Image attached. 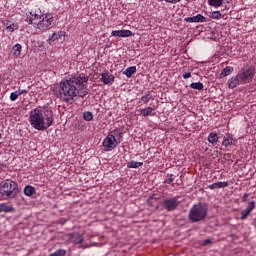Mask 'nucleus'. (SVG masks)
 Here are the masks:
<instances>
[{
    "label": "nucleus",
    "mask_w": 256,
    "mask_h": 256,
    "mask_svg": "<svg viewBox=\"0 0 256 256\" xmlns=\"http://www.w3.org/2000/svg\"><path fill=\"white\" fill-rule=\"evenodd\" d=\"M87 74L77 72L74 75L61 80L59 85V98L64 103H70L75 97H85L87 95Z\"/></svg>",
    "instance_id": "f257e3e1"
},
{
    "label": "nucleus",
    "mask_w": 256,
    "mask_h": 256,
    "mask_svg": "<svg viewBox=\"0 0 256 256\" xmlns=\"http://www.w3.org/2000/svg\"><path fill=\"white\" fill-rule=\"evenodd\" d=\"M55 118H53V111L46 110L43 112L42 108H34L29 114V123L33 129L37 131H45L53 125Z\"/></svg>",
    "instance_id": "f03ea898"
},
{
    "label": "nucleus",
    "mask_w": 256,
    "mask_h": 256,
    "mask_svg": "<svg viewBox=\"0 0 256 256\" xmlns=\"http://www.w3.org/2000/svg\"><path fill=\"white\" fill-rule=\"evenodd\" d=\"M255 78L254 66H245L239 70L236 76L228 80V89H235L239 85H247Z\"/></svg>",
    "instance_id": "7ed1b4c3"
},
{
    "label": "nucleus",
    "mask_w": 256,
    "mask_h": 256,
    "mask_svg": "<svg viewBox=\"0 0 256 256\" xmlns=\"http://www.w3.org/2000/svg\"><path fill=\"white\" fill-rule=\"evenodd\" d=\"M19 191V186L17 182L13 180H6L0 182V197L1 199H15Z\"/></svg>",
    "instance_id": "20e7f679"
},
{
    "label": "nucleus",
    "mask_w": 256,
    "mask_h": 256,
    "mask_svg": "<svg viewBox=\"0 0 256 256\" xmlns=\"http://www.w3.org/2000/svg\"><path fill=\"white\" fill-rule=\"evenodd\" d=\"M208 208L204 204H194L189 211L188 219L191 223H199L207 218Z\"/></svg>",
    "instance_id": "39448f33"
},
{
    "label": "nucleus",
    "mask_w": 256,
    "mask_h": 256,
    "mask_svg": "<svg viewBox=\"0 0 256 256\" xmlns=\"http://www.w3.org/2000/svg\"><path fill=\"white\" fill-rule=\"evenodd\" d=\"M41 17H43V12H41V10H30L25 13L24 21L25 23H28V25H33L34 27H37L39 21L41 20Z\"/></svg>",
    "instance_id": "423d86ee"
},
{
    "label": "nucleus",
    "mask_w": 256,
    "mask_h": 256,
    "mask_svg": "<svg viewBox=\"0 0 256 256\" xmlns=\"http://www.w3.org/2000/svg\"><path fill=\"white\" fill-rule=\"evenodd\" d=\"M53 23V14H43L40 16V21L37 24V29L40 31H47L49 27H51V24Z\"/></svg>",
    "instance_id": "0eeeda50"
},
{
    "label": "nucleus",
    "mask_w": 256,
    "mask_h": 256,
    "mask_svg": "<svg viewBox=\"0 0 256 256\" xmlns=\"http://www.w3.org/2000/svg\"><path fill=\"white\" fill-rule=\"evenodd\" d=\"M119 144L120 140H117V138L109 136L108 134L103 140L102 147H104V151H113V149H115Z\"/></svg>",
    "instance_id": "6e6552de"
},
{
    "label": "nucleus",
    "mask_w": 256,
    "mask_h": 256,
    "mask_svg": "<svg viewBox=\"0 0 256 256\" xmlns=\"http://www.w3.org/2000/svg\"><path fill=\"white\" fill-rule=\"evenodd\" d=\"M178 205L179 202L177 201V197L167 198L162 202V206L167 211H175Z\"/></svg>",
    "instance_id": "1a4fd4ad"
},
{
    "label": "nucleus",
    "mask_w": 256,
    "mask_h": 256,
    "mask_svg": "<svg viewBox=\"0 0 256 256\" xmlns=\"http://www.w3.org/2000/svg\"><path fill=\"white\" fill-rule=\"evenodd\" d=\"M101 81L104 85H113L115 83V76L109 73V71H104L101 74Z\"/></svg>",
    "instance_id": "9d476101"
},
{
    "label": "nucleus",
    "mask_w": 256,
    "mask_h": 256,
    "mask_svg": "<svg viewBox=\"0 0 256 256\" xmlns=\"http://www.w3.org/2000/svg\"><path fill=\"white\" fill-rule=\"evenodd\" d=\"M184 21L185 23H206L207 18L201 14H197L196 16L184 18Z\"/></svg>",
    "instance_id": "9b49d317"
},
{
    "label": "nucleus",
    "mask_w": 256,
    "mask_h": 256,
    "mask_svg": "<svg viewBox=\"0 0 256 256\" xmlns=\"http://www.w3.org/2000/svg\"><path fill=\"white\" fill-rule=\"evenodd\" d=\"M255 209V201H251L247 208L241 212V220L245 221L249 215H251V211Z\"/></svg>",
    "instance_id": "f8f14e48"
},
{
    "label": "nucleus",
    "mask_w": 256,
    "mask_h": 256,
    "mask_svg": "<svg viewBox=\"0 0 256 256\" xmlns=\"http://www.w3.org/2000/svg\"><path fill=\"white\" fill-rule=\"evenodd\" d=\"M69 239L70 241H72V243H75L76 245H80V243H83L84 241L83 234L80 233L70 234Z\"/></svg>",
    "instance_id": "ddd939ff"
},
{
    "label": "nucleus",
    "mask_w": 256,
    "mask_h": 256,
    "mask_svg": "<svg viewBox=\"0 0 256 256\" xmlns=\"http://www.w3.org/2000/svg\"><path fill=\"white\" fill-rule=\"evenodd\" d=\"M237 143V139L233 136H224L222 145L223 147H231V145H235Z\"/></svg>",
    "instance_id": "4468645a"
},
{
    "label": "nucleus",
    "mask_w": 256,
    "mask_h": 256,
    "mask_svg": "<svg viewBox=\"0 0 256 256\" xmlns=\"http://www.w3.org/2000/svg\"><path fill=\"white\" fill-rule=\"evenodd\" d=\"M225 187H229V182L224 181V182H214L208 186V189H225Z\"/></svg>",
    "instance_id": "2eb2a0df"
},
{
    "label": "nucleus",
    "mask_w": 256,
    "mask_h": 256,
    "mask_svg": "<svg viewBox=\"0 0 256 256\" xmlns=\"http://www.w3.org/2000/svg\"><path fill=\"white\" fill-rule=\"evenodd\" d=\"M110 137H114L117 141H123V133L119 129L112 130L109 134Z\"/></svg>",
    "instance_id": "dca6fc26"
},
{
    "label": "nucleus",
    "mask_w": 256,
    "mask_h": 256,
    "mask_svg": "<svg viewBox=\"0 0 256 256\" xmlns=\"http://www.w3.org/2000/svg\"><path fill=\"white\" fill-rule=\"evenodd\" d=\"M208 143L211 145H217L219 141V135L216 132H211L207 138Z\"/></svg>",
    "instance_id": "f3484780"
},
{
    "label": "nucleus",
    "mask_w": 256,
    "mask_h": 256,
    "mask_svg": "<svg viewBox=\"0 0 256 256\" xmlns=\"http://www.w3.org/2000/svg\"><path fill=\"white\" fill-rule=\"evenodd\" d=\"M135 73H137V67L130 66L123 72V75H126L129 78V77H132L133 75H135Z\"/></svg>",
    "instance_id": "a211bd4d"
},
{
    "label": "nucleus",
    "mask_w": 256,
    "mask_h": 256,
    "mask_svg": "<svg viewBox=\"0 0 256 256\" xmlns=\"http://www.w3.org/2000/svg\"><path fill=\"white\" fill-rule=\"evenodd\" d=\"M13 207L5 203L0 204V213H13Z\"/></svg>",
    "instance_id": "6ab92c4d"
},
{
    "label": "nucleus",
    "mask_w": 256,
    "mask_h": 256,
    "mask_svg": "<svg viewBox=\"0 0 256 256\" xmlns=\"http://www.w3.org/2000/svg\"><path fill=\"white\" fill-rule=\"evenodd\" d=\"M6 30L8 31V33H13V31L19 29V27L17 26V24L11 22V21H8L6 22Z\"/></svg>",
    "instance_id": "aec40b11"
},
{
    "label": "nucleus",
    "mask_w": 256,
    "mask_h": 256,
    "mask_svg": "<svg viewBox=\"0 0 256 256\" xmlns=\"http://www.w3.org/2000/svg\"><path fill=\"white\" fill-rule=\"evenodd\" d=\"M22 49H23V47L21 46V44H15L12 47L14 57H21Z\"/></svg>",
    "instance_id": "412c9836"
},
{
    "label": "nucleus",
    "mask_w": 256,
    "mask_h": 256,
    "mask_svg": "<svg viewBox=\"0 0 256 256\" xmlns=\"http://www.w3.org/2000/svg\"><path fill=\"white\" fill-rule=\"evenodd\" d=\"M140 113L142 117H149V115H153V107L148 106L147 108L141 109Z\"/></svg>",
    "instance_id": "4be33fe9"
},
{
    "label": "nucleus",
    "mask_w": 256,
    "mask_h": 256,
    "mask_svg": "<svg viewBox=\"0 0 256 256\" xmlns=\"http://www.w3.org/2000/svg\"><path fill=\"white\" fill-rule=\"evenodd\" d=\"M143 162H137V161H130L127 163L128 169H139V167H142Z\"/></svg>",
    "instance_id": "5701e85b"
},
{
    "label": "nucleus",
    "mask_w": 256,
    "mask_h": 256,
    "mask_svg": "<svg viewBox=\"0 0 256 256\" xmlns=\"http://www.w3.org/2000/svg\"><path fill=\"white\" fill-rule=\"evenodd\" d=\"M24 195H26L27 197H31V195H33V193H35V187L31 186V185H27L24 187Z\"/></svg>",
    "instance_id": "b1692460"
},
{
    "label": "nucleus",
    "mask_w": 256,
    "mask_h": 256,
    "mask_svg": "<svg viewBox=\"0 0 256 256\" xmlns=\"http://www.w3.org/2000/svg\"><path fill=\"white\" fill-rule=\"evenodd\" d=\"M234 69L231 66H227L226 68H224L221 73L220 76L221 77H229V75H231V73H233Z\"/></svg>",
    "instance_id": "393cba45"
},
{
    "label": "nucleus",
    "mask_w": 256,
    "mask_h": 256,
    "mask_svg": "<svg viewBox=\"0 0 256 256\" xmlns=\"http://www.w3.org/2000/svg\"><path fill=\"white\" fill-rule=\"evenodd\" d=\"M191 89H195L196 91H203V83L202 82H193L190 84Z\"/></svg>",
    "instance_id": "a878e982"
},
{
    "label": "nucleus",
    "mask_w": 256,
    "mask_h": 256,
    "mask_svg": "<svg viewBox=\"0 0 256 256\" xmlns=\"http://www.w3.org/2000/svg\"><path fill=\"white\" fill-rule=\"evenodd\" d=\"M208 5L211 7H221V5H223V0H208Z\"/></svg>",
    "instance_id": "bb28decb"
},
{
    "label": "nucleus",
    "mask_w": 256,
    "mask_h": 256,
    "mask_svg": "<svg viewBox=\"0 0 256 256\" xmlns=\"http://www.w3.org/2000/svg\"><path fill=\"white\" fill-rule=\"evenodd\" d=\"M67 255V251L65 249H58L55 252L49 254L48 256H65Z\"/></svg>",
    "instance_id": "cd10ccee"
},
{
    "label": "nucleus",
    "mask_w": 256,
    "mask_h": 256,
    "mask_svg": "<svg viewBox=\"0 0 256 256\" xmlns=\"http://www.w3.org/2000/svg\"><path fill=\"white\" fill-rule=\"evenodd\" d=\"M211 19H215L216 21H219V19H221L222 14L221 11H213L210 14Z\"/></svg>",
    "instance_id": "c85d7f7f"
},
{
    "label": "nucleus",
    "mask_w": 256,
    "mask_h": 256,
    "mask_svg": "<svg viewBox=\"0 0 256 256\" xmlns=\"http://www.w3.org/2000/svg\"><path fill=\"white\" fill-rule=\"evenodd\" d=\"M151 99H153V95L151 94H146L144 96L141 97V101L147 105V103H149V101H151Z\"/></svg>",
    "instance_id": "c756f323"
},
{
    "label": "nucleus",
    "mask_w": 256,
    "mask_h": 256,
    "mask_svg": "<svg viewBox=\"0 0 256 256\" xmlns=\"http://www.w3.org/2000/svg\"><path fill=\"white\" fill-rule=\"evenodd\" d=\"M83 119L85 121H93V113L86 111L83 113Z\"/></svg>",
    "instance_id": "7c9ffc66"
},
{
    "label": "nucleus",
    "mask_w": 256,
    "mask_h": 256,
    "mask_svg": "<svg viewBox=\"0 0 256 256\" xmlns=\"http://www.w3.org/2000/svg\"><path fill=\"white\" fill-rule=\"evenodd\" d=\"M19 97H20L19 91H14L10 94V101H17Z\"/></svg>",
    "instance_id": "2f4dec72"
},
{
    "label": "nucleus",
    "mask_w": 256,
    "mask_h": 256,
    "mask_svg": "<svg viewBox=\"0 0 256 256\" xmlns=\"http://www.w3.org/2000/svg\"><path fill=\"white\" fill-rule=\"evenodd\" d=\"M122 37H132L133 32L131 30H121Z\"/></svg>",
    "instance_id": "473e14b6"
},
{
    "label": "nucleus",
    "mask_w": 256,
    "mask_h": 256,
    "mask_svg": "<svg viewBox=\"0 0 256 256\" xmlns=\"http://www.w3.org/2000/svg\"><path fill=\"white\" fill-rule=\"evenodd\" d=\"M112 37H122L121 30H114L111 32Z\"/></svg>",
    "instance_id": "72a5a7b5"
},
{
    "label": "nucleus",
    "mask_w": 256,
    "mask_h": 256,
    "mask_svg": "<svg viewBox=\"0 0 256 256\" xmlns=\"http://www.w3.org/2000/svg\"><path fill=\"white\" fill-rule=\"evenodd\" d=\"M59 39V35L56 33H53L52 36L49 38V41H57Z\"/></svg>",
    "instance_id": "f704fd0d"
},
{
    "label": "nucleus",
    "mask_w": 256,
    "mask_h": 256,
    "mask_svg": "<svg viewBox=\"0 0 256 256\" xmlns=\"http://www.w3.org/2000/svg\"><path fill=\"white\" fill-rule=\"evenodd\" d=\"M207 245H211V239H206L203 241L202 246L205 247Z\"/></svg>",
    "instance_id": "c9c22d12"
},
{
    "label": "nucleus",
    "mask_w": 256,
    "mask_h": 256,
    "mask_svg": "<svg viewBox=\"0 0 256 256\" xmlns=\"http://www.w3.org/2000/svg\"><path fill=\"white\" fill-rule=\"evenodd\" d=\"M190 77H191V72H185L183 74V79H190Z\"/></svg>",
    "instance_id": "e433bc0d"
},
{
    "label": "nucleus",
    "mask_w": 256,
    "mask_h": 256,
    "mask_svg": "<svg viewBox=\"0 0 256 256\" xmlns=\"http://www.w3.org/2000/svg\"><path fill=\"white\" fill-rule=\"evenodd\" d=\"M166 3H171L172 5H175L176 3H179L181 0H165Z\"/></svg>",
    "instance_id": "4c0bfd02"
},
{
    "label": "nucleus",
    "mask_w": 256,
    "mask_h": 256,
    "mask_svg": "<svg viewBox=\"0 0 256 256\" xmlns=\"http://www.w3.org/2000/svg\"><path fill=\"white\" fill-rule=\"evenodd\" d=\"M173 181H175V179H173V178H168V179H166V180L164 181V183H167L168 185H171V183H172Z\"/></svg>",
    "instance_id": "58836bf2"
},
{
    "label": "nucleus",
    "mask_w": 256,
    "mask_h": 256,
    "mask_svg": "<svg viewBox=\"0 0 256 256\" xmlns=\"http://www.w3.org/2000/svg\"><path fill=\"white\" fill-rule=\"evenodd\" d=\"M18 93H20L19 95H23L24 93H27L26 89H22V90H18Z\"/></svg>",
    "instance_id": "ea45409f"
},
{
    "label": "nucleus",
    "mask_w": 256,
    "mask_h": 256,
    "mask_svg": "<svg viewBox=\"0 0 256 256\" xmlns=\"http://www.w3.org/2000/svg\"><path fill=\"white\" fill-rule=\"evenodd\" d=\"M247 197H249V194H244L243 197H242V201H247Z\"/></svg>",
    "instance_id": "a19ab883"
},
{
    "label": "nucleus",
    "mask_w": 256,
    "mask_h": 256,
    "mask_svg": "<svg viewBox=\"0 0 256 256\" xmlns=\"http://www.w3.org/2000/svg\"><path fill=\"white\" fill-rule=\"evenodd\" d=\"M5 167V164L0 163V172L3 171V168Z\"/></svg>",
    "instance_id": "79ce46f5"
},
{
    "label": "nucleus",
    "mask_w": 256,
    "mask_h": 256,
    "mask_svg": "<svg viewBox=\"0 0 256 256\" xmlns=\"http://www.w3.org/2000/svg\"><path fill=\"white\" fill-rule=\"evenodd\" d=\"M1 137H2V136H1V133H0V139H1Z\"/></svg>",
    "instance_id": "37998d69"
}]
</instances>
